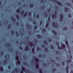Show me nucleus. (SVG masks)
Listing matches in <instances>:
<instances>
[{"label":"nucleus","instance_id":"1","mask_svg":"<svg viewBox=\"0 0 73 73\" xmlns=\"http://www.w3.org/2000/svg\"><path fill=\"white\" fill-rule=\"evenodd\" d=\"M26 25L27 26V29H29V31L28 32L29 35L27 37H25L24 38L23 40V41L20 44V46H21V45H23V44H26L27 45H29L31 46H34L33 48L32 49V51L33 54H35V53H36L35 50V46L37 45V43L38 42V40L37 39H35V41H34V43H32L31 41H28L29 39L31 37H33L32 35L33 34L32 32V26L29 24H27Z\"/></svg>","mask_w":73,"mask_h":73},{"label":"nucleus","instance_id":"2","mask_svg":"<svg viewBox=\"0 0 73 73\" xmlns=\"http://www.w3.org/2000/svg\"><path fill=\"white\" fill-rule=\"evenodd\" d=\"M38 57L40 58H41V60L40 61L35 56L33 57V60H31V66H33L35 65H35L36 66V69L38 70L39 68V62L40 63V62H41V63H44V60H43V59L46 57V55H42V54H39L38 55Z\"/></svg>","mask_w":73,"mask_h":73},{"label":"nucleus","instance_id":"3","mask_svg":"<svg viewBox=\"0 0 73 73\" xmlns=\"http://www.w3.org/2000/svg\"><path fill=\"white\" fill-rule=\"evenodd\" d=\"M55 11L54 12V14H52V18L53 19H56L57 18V11L59 10V8L58 7H57V5H56L55 6Z\"/></svg>","mask_w":73,"mask_h":73},{"label":"nucleus","instance_id":"4","mask_svg":"<svg viewBox=\"0 0 73 73\" xmlns=\"http://www.w3.org/2000/svg\"><path fill=\"white\" fill-rule=\"evenodd\" d=\"M14 56L15 57H16L15 59L17 61H18L19 58H20V60L21 59V54L20 52L19 53L18 51L16 52L15 55H14Z\"/></svg>","mask_w":73,"mask_h":73},{"label":"nucleus","instance_id":"5","mask_svg":"<svg viewBox=\"0 0 73 73\" xmlns=\"http://www.w3.org/2000/svg\"><path fill=\"white\" fill-rule=\"evenodd\" d=\"M47 11L49 13V17H48V19L47 21L46 27V28H48V24H49V23H50V8H49L48 10Z\"/></svg>","mask_w":73,"mask_h":73},{"label":"nucleus","instance_id":"6","mask_svg":"<svg viewBox=\"0 0 73 73\" xmlns=\"http://www.w3.org/2000/svg\"><path fill=\"white\" fill-rule=\"evenodd\" d=\"M11 19L13 21V25H15V24H16V25L17 26H19V23L17 22H16V18H15V17H12Z\"/></svg>","mask_w":73,"mask_h":73},{"label":"nucleus","instance_id":"7","mask_svg":"<svg viewBox=\"0 0 73 73\" xmlns=\"http://www.w3.org/2000/svg\"><path fill=\"white\" fill-rule=\"evenodd\" d=\"M52 31L54 35V36L53 37L54 38H55V39H57V40H59V39H60V36H58L57 35V33H56V31L54 30H52Z\"/></svg>","mask_w":73,"mask_h":73},{"label":"nucleus","instance_id":"8","mask_svg":"<svg viewBox=\"0 0 73 73\" xmlns=\"http://www.w3.org/2000/svg\"><path fill=\"white\" fill-rule=\"evenodd\" d=\"M19 33H20V35L21 36H23L25 34L24 29L21 28L19 31Z\"/></svg>","mask_w":73,"mask_h":73},{"label":"nucleus","instance_id":"9","mask_svg":"<svg viewBox=\"0 0 73 73\" xmlns=\"http://www.w3.org/2000/svg\"><path fill=\"white\" fill-rule=\"evenodd\" d=\"M50 1H52L53 3H56L58 5H60V6H62V3H60V2H58V1H57L56 0H49Z\"/></svg>","mask_w":73,"mask_h":73},{"label":"nucleus","instance_id":"10","mask_svg":"<svg viewBox=\"0 0 73 73\" xmlns=\"http://www.w3.org/2000/svg\"><path fill=\"white\" fill-rule=\"evenodd\" d=\"M57 62V61H56L55 60H53V59H52V60H50V64H52V65H51L52 67V66H53V67H54V64H54L55 65H56V62Z\"/></svg>","mask_w":73,"mask_h":73},{"label":"nucleus","instance_id":"11","mask_svg":"<svg viewBox=\"0 0 73 73\" xmlns=\"http://www.w3.org/2000/svg\"><path fill=\"white\" fill-rule=\"evenodd\" d=\"M20 70L19 69H16L14 70L12 72V73H19Z\"/></svg>","mask_w":73,"mask_h":73},{"label":"nucleus","instance_id":"12","mask_svg":"<svg viewBox=\"0 0 73 73\" xmlns=\"http://www.w3.org/2000/svg\"><path fill=\"white\" fill-rule=\"evenodd\" d=\"M22 70H23V71H24V72H25V73H32V72H31V71H27L26 70V69H25V68H24V67H23L22 68Z\"/></svg>","mask_w":73,"mask_h":73},{"label":"nucleus","instance_id":"13","mask_svg":"<svg viewBox=\"0 0 73 73\" xmlns=\"http://www.w3.org/2000/svg\"><path fill=\"white\" fill-rule=\"evenodd\" d=\"M52 25L56 28H58V24H57V23L55 22H54L52 23Z\"/></svg>","mask_w":73,"mask_h":73},{"label":"nucleus","instance_id":"14","mask_svg":"<svg viewBox=\"0 0 73 73\" xmlns=\"http://www.w3.org/2000/svg\"><path fill=\"white\" fill-rule=\"evenodd\" d=\"M5 46L7 48H10V47H11L12 45L11 43H8L5 44Z\"/></svg>","mask_w":73,"mask_h":73},{"label":"nucleus","instance_id":"15","mask_svg":"<svg viewBox=\"0 0 73 73\" xmlns=\"http://www.w3.org/2000/svg\"><path fill=\"white\" fill-rule=\"evenodd\" d=\"M60 20L61 21H62L64 20V16L62 14H61L60 15Z\"/></svg>","mask_w":73,"mask_h":73},{"label":"nucleus","instance_id":"16","mask_svg":"<svg viewBox=\"0 0 73 73\" xmlns=\"http://www.w3.org/2000/svg\"><path fill=\"white\" fill-rule=\"evenodd\" d=\"M23 65H24L27 66L28 67H29L30 65H29V64H27V63L26 61L23 62Z\"/></svg>","mask_w":73,"mask_h":73},{"label":"nucleus","instance_id":"17","mask_svg":"<svg viewBox=\"0 0 73 73\" xmlns=\"http://www.w3.org/2000/svg\"><path fill=\"white\" fill-rule=\"evenodd\" d=\"M5 58L6 60H8L10 58V56L9 55H6L5 57Z\"/></svg>","mask_w":73,"mask_h":73},{"label":"nucleus","instance_id":"18","mask_svg":"<svg viewBox=\"0 0 73 73\" xmlns=\"http://www.w3.org/2000/svg\"><path fill=\"white\" fill-rule=\"evenodd\" d=\"M56 45H57L58 46V49H62V47L59 46V45H60V44H59V42H58L57 41H56Z\"/></svg>","mask_w":73,"mask_h":73},{"label":"nucleus","instance_id":"19","mask_svg":"<svg viewBox=\"0 0 73 73\" xmlns=\"http://www.w3.org/2000/svg\"><path fill=\"white\" fill-rule=\"evenodd\" d=\"M29 21H31V22L33 23V24H35V25H36V21H34L33 20H32V18H29Z\"/></svg>","mask_w":73,"mask_h":73},{"label":"nucleus","instance_id":"20","mask_svg":"<svg viewBox=\"0 0 73 73\" xmlns=\"http://www.w3.org/2000/svg\"><path fill=\"white\" fill-rule=\"evenodd\" d=\"M64 11L65 12H67L69 11V8L67 7H65L64 8Z\"/></svg>","mask_w":73,"mask_h":73},{"label":"nucleus","instance_id":"21","mask_svg":"<svg viewBox=\"0 0 73 73\" xmlns=\"http://www.w3.org/2000/svg\"><path fill=\"white\" fill-rule=\"evenodd\" d=\"M65 43L67 46V48H68V49H69V52H70V48L69 47V45H68V41L66 40L65 42Z\"/></svg>","mask_w":73,"mask_h":73},{"label":"nucleus","instance_id":"22","mask_svg":"<svg viewBox=\"0 0 73 73\" xmlns=\"http://www.w3.org/2000/svg\"><path fill=\"white\" fill-rule=\"evenodd\" d=\"M40 2L42 4H46V3L47 2V1L46 0H41Z\"/></svg>","mask_w":73,"mask_h":73},{"label":"nucleus","instance_id":"23","mask_svg":"<svg viewBox=\"0 0 73 73\" xmlns=\"http://www.w3.org/2000/svg\"><path fill=\"white\" fill-rule=\"evenodd\" d=\"M44 15L45 17H48V13H47V11H45L44 13Z\"/></svg>","mask_w":73,"mask_h":73},{"label":"nucleus","instance_id":"24","mask_svg":"<svg viewBox=\"0 0 73 73\" xmlns=\"http://www.w3.org/2000/svg\"><path fill=\"white\" fill-rule=\"evenodd\" d=\"M7 64V62L6 60H4L3 62L2 65L3 66Z\"/></svg>","mask_w":73,"mask_h":73},{"label":"nucleus","instance_id":"25","mask_svg":"<svg viewBox=\"0 0 73 73\" xmlns=\"http://www.w3.org/2000/svg\"><path fill=\"white\" fill-rule=\"evenodd\" d=\"M36 37L38 38H39V39H41V38H42V35H37Z\"/></svg>","mask_w":73,"mask_h":73},{"label":"nucleus","instance_id":"26","mask_svg":"<svg viewBox=\"0 0 73 73\" xmlns=\"http://www.w3.org/2000/svg\"><path fill=\"white\" fill-rule=\"evenodd\" d=\"M20 9L21 10H22V9L21 8H19L17 9V13H18L20 15V12H21V11H20Z\"/></svg>","mask_w":73,"mask_h":73},{"label":"nucleus","instance_id":"27","mask_svg":"<svg viewBox=\"0 0 73 73\" xmlns=\"http://www.w3.org/2000/svg\"><path fill=\"white\" fill-rule=\"evenodd\" d=\"M49 65V63H48V65L46 64L43 63V66H45V67H47Z\"/></svg>","mask_w":73,"mask_h":73},{"label":"nucleus","instance_id":"28","mask_svg":"<svg viewBox=\"0 0 73 73\" xmlns=\"http://www.w3.org/2000/svg\"><path fill=\"white\" fill-rule=\"evenodd\" d=\"M20 63H21V62H20V61H16V64H17V65L20 66Z\"/></svg>","mask_w":73,"mask_h":73},{"label":"nucleus","instance_id":"29","mask_svg":"<svg viewBox=\"0 0 73 73\" xmlns=\"http://www.w3.org/2000/svg\"><path fill=\"white\" fill-rule=\"evenodd\" d=\"M40 9L41 10H43V9H45V6H41L40 8Z\"/></svg>","mask_w":73,"mask_h":73},{"label":"nucleus","instance_id":"30","mask_svg":"<svg viewBox=\"0 0 73 73\" xmlns=\"http://www.w3.org/2000/svg\"><path fill=\"white\" fill-rule=\"evenodd\" d=\"M1 71H4V70H3V67L1 66H0V72Z\"/></svg>","mask_w":73,"mask_h":73},{"label":"nucleus","instance_id":"31","mask_svg":"<svg viewBox=\"0 0 73 73\" xmlns=\"http://www.w3.org/2000/svg\"><path fill=\"white\" fill-rule=\"evenodd\" d=\"M9 51L11 52H13L14 51V49L13 48H10L9 49Z\"/></svg>","mask_w":73,"mask_h":73},{"label":"nucleus","instance_id":"32","mask_svg":"<svg viewBox=\"0 0 73 73\" xmlns=\"http://www.w3.org/2000/svg\"><path fill=\"white\" fill-rule=\"evenodd\" d=\"M8 24V21H5V22L3 23V25H7Z\"/></svg>","mask_w":73,"mask_h":73},{"label":"nucleus","instance_id":"33","mask_svg":"<svg viewBox=\"0 0 73 73\" xmlns=\"http://www.w3.org/2000/svg\"><path fill=\"white\" fill-rule=\"evenodd\" d=\"M62 29H63V31H67V30H68V28L65 27L64 28H62Z\"/></svg>","mask_w":73,"mask_h":73},{"label":"nucleus","instance_id":"34","mask_svg":"<svg viewBox=\"0 0 73 73\" xmlns=\"http://www.w3.org/2000/svg\"><path fill=\"white\" fill-rule=\"evenodd\" d=\"M44 43L45 45H48V42L45 40L44 41Z\"/></svg>","mask_w":73,"mask_h":73},{"label":"nucleus","instance_id":"35","mask_svg":"<svg viewBox=\"0 0 73 73\" xmlns=\"http://www.w3.org/2000/svg\"><path fill=\"white\" fill-rule=\"evenodd\" d=\"M66 5L68 6H70L71 5V4L69 2H68L66 3Z\"/></svg>","mask_w":73,"mask_h":73},{"label":"nucleus","instance_id":"36","mask_svg":"<svg viewBox=\"0 0 73 73\" xmlns=\"http://www.w3.org/2000/svg\"><path fill=\"white\" fill-rule=\"evenodd\" d=\"M44 51L45 52H48V48L46 47L44 49Z\"/></svg>","mask_w":73,"mask_h":73},{"label":"nucleus","instance_id":"37","mask_svg":"<svg viewBox=\"0 0 73 73\" xmlns=\"http://www.w3.org/2000/svg\"><path fill=\"white\" fill-rule=\"evenodd\" d=\"M62 46V47L63 48H65V45L64 44H62L61 45Z\"/></svg>","mask_w":73,"mask_h":73},{"label":"nucleus","instance_id":"38","mask_svg":"<svg viewBox=\"0 0 73 73\" xmlns=\"http://www.w3.org/2000/svg\"><path fill=\"white\" fill-rule=\"evenodd\" d=\"M36 50H38V51H40L41 50V48H39L38 47H37L36 48Z\"/></svg>","mask_w":73,"mask_h":73},{"label":"nucleus","instance_id":"39","mask_svg":"<svg viewBox=\"0 0 73 73\" xmlns=\"http://www.w3.org/2000/svg\"><path fill=\"white\" fill-rule=\"evenodd\" d=\"M61 64H62V65H65L66 64V62H61Z\"/></svg>","mask_w":73,"mask_h":73},{"label":"nucleus","instance_id":"40","mask_svg":"<svg viewBox=\"0 0 73 73\" xmlns=\"http://www.w3.org/2000/svg\"><path fill=\"white\" fill-rule=\"evenodd\" d=\"M3 54H4L3 52L1 51V53L0 52V56H3Z\"/></svg>","mask_w":73,"mask_h":73},{"label":"nucleus","instance_id":"41","mask_svg":"<svg viewBox=\"0 0 73 73\" xmlns=\"http://www.w3.org/2000/svg\"><path fill=\"white\" fill-rule=\"evenodd\" d=\"M56 60H57L58 61H60V58L58 57L57 56L56 57Z\"/></svg>","mask_w":73,"mask_h":73},{"label":"nucleus","instance_id":"42","mask_svg":"<svg viewBox=\"0 0 73 73\" xmlns=\"http://www.w3.org/2000/svg\"><path fill=\"white\" fill-rule=\"evenodd\" d=\"M56 68H54L53 70H52V73H54V72H56Z\"/></svg>","mask_w":73,"mask_h":73},{"label":"nucleus","instance_id":"43","mask_svg":"<svg viewBox=\"0 0 73 73\" xmlns=\"http://www.w3.org/2000/svg\"><path fill=\"white\" fill-rule=\"evenodd\" d=\"M52 40L51 38H48V41L49 42H52Z\"/></svg>","mask_w":73,"mask_h":73},{"label":"nucleus","instance_id":"44","mask_svg":"<svg viewBox=\"0 0 73 73\" xmlns=\"http://www.w3.org/2000/svg\"><path fill=\"white\" fill-rule=\"evenodd\" d=\"M15 33H16V35H17V37H18L19 36V34H18V33H17V31H15Z\"/></svg>","mask_w":73,"mask_h":73},{"label":"nucleus","instance_id":"45","mask_svg":"<svg viewBox=\"0 0 73 73\" xmlns=\"http://www.w3.org/2000/svg\"><path fill=\"white\" fill-rule=\"evenodd\" d=\"M11 32V34H12V35H14V31L13 30H12L10 31Z\"/></svg>","mask_w":73,"mask_h":73},{"label":"nucleus","instance_id":"46","mask_svg":"<svg viewBox=\"0 0 73 73\" xmlns=\"http://www.w3.org/2000/svg\"><path fill=\"white\" fill-rule=\"evenodd\" d=\"M71 60L70 59L69 60H66V62H70L71 61Z\"/></svg>","mask_w":73,"mask_h":73},{"label":"nucleus","instance_id":"47","mask_svg":"<svg viewBox=\"0 0 73 73\" xmlns=\"http://www.w3.org/2000/svg\"><path fill=\"white\" fill-rule=\"evenodd\" d=\"M11 24H9L8 25V29H10V28H11Z\"/></svg>","mask_w":73,"mask_h":73},{"label":"nucleus","instance_id":"48","mask_svg":"<svg viewBox=\"0 0 73 73\" xmlns=\"http://www.w3.org/2000/svg\"><path fill=\"white\" fill-rule=\"evenodd\" d=\"M16 17L17 19H19V14H18L17 15H16V16L15 17Z\"/></svg>","mask_w":73,"mask_h":73},{"label":"nucleus","instance_id":"49","mask_svg":"<svg viewBox=\"0 0 73 73\" xmlns=\"http://www.w3.org/2000/svg\"><path fill=\"white\" fill-rule=\"evenodd\" d=\"M68 68L67 67L66 69V72L67 73H69V70H68Z\"/></svg>","mask_w":73,"mask_h":73},{"label":"nucleus","instance_id":"50","mask_svg":"<svg viewBox=\"0 0 73 73\" xmlns=\"http://www.w3.org/2000/svg\"><path fill=\"white\" fill-rule=\"evenodd\" d=\"M50 47L51 49H54V46H53V45H51L50 46Z\"/></svg>","mask_w":73,"mask_h":73},{"label":"nucleus","instance_id":"51","mask_svg":"<svg viewBox=\"0 0 73 73\" xmlns=\"http://www.w3.org/2000/svg\"><path fill=\"white\" fill-rule=\"evenodd\" d=\"M30 8H32V7H33V4H31L30 5Z\"/></svg>","mask_w":73,"mask_h":73},{"label":"nucleus","instance_id":"52","mask_svg":"<svg viewBox=\"0 0 73 73\" xmlns=\"http://www.w3.org/2000/svg\"><path fill=\"white\" fill-rule=\"evenodd\" d=\"M41 46L42 48H45V47H46L45 46L44 44H42L41 45Z\"/></svg>","mask_w":73,"mask_h":73},{"label":"nucleus","instance_id":"53","mask_svg":"<svg viewBox=\"0 0 73 73\" xmlns=\"http://www.w3.org/2000/svg\"><path fill=\"white\" fill-rule=\"evenodd\" d=\"M68 16L69 18H71L72 15H71L70 14H69Z\"/></svg>","mask_w":73,"mask_h":73},{"label":"nucleus","instance_id":"54","mask_svg":"<svg viewBox=\"0 0 73 73\" xmlns=\"http://www.w3.org/2000/svg\"><path fill=\"white\" fill-rule=\"evenodd\" d=\"M56 53L58 55H59L60 53H59V52H58V51L56 50Z\"/></svg>","mask_w":73,"mask_h":73},{"label":"nucleus","instance_id":"55","mask_svg":"<svg viewBox=\"0 0 73 73\" xmlns=\"http://www.w3.org/2000/svg\"><path fill=\"white\" fill-rule=\"evenodd\" d=\"M42 32L43 33L44 32H45V29H44L42 30Z\"/></svg>","mask_w":73,"mask_h":73},{"label":"nucleus","instance_id":"56","mask_svg":"<svg viewBox=\"0 0 73 73\" xmlns=\"http://www.w3.org/2000/svg\"><path fill=\"white\" fill-rule=\"evenodd\" d=\"M29 49V48H28V47H27L25 48V50H28Z\"/></svg>","mask_w":73,"mask_h":73},{"label":"nucleus","instance_id":"57","mask_svg":"<svg viewBox=\"0 0 73 73\" xmlns=\"http://www.w3.org/2000/svg\"><path fill=\"white\" fill-rule=\"evenodd\" d=\"M24 11H23L21 12V14H22V16H23V15H24Z\"/></svg>","mask_w":73,"mask_h":73},{"label":"nucleus","instance_id":"58","mask_svg":"<svg viewBox=\"0 0 73 73\" xmlns=\"http://www.w3.org/2000/svg\"><path fill=\"white\" fill-rule=\"evenodd\" d=\"M37 26H34V29H35V30H36V29H37Z\"/></svg>","mask_w":73,"mask_h":73},{"label":"nucleus","instance_id":"59","mask_svg":"<svg viewBox=\"0 0 73 73\" xmlns=\"http://www.w3.org/2000/svg\"><path fill=\"white\" fill-rule=\"evenodd\" d=\"M31 15H32V13H29L28 14V15L29 16H31Z\"/></svg>","mask_w":73,"mask_h":73},{"label":"nucleus","instance_id":"60","mask_svg":"<svg viewBox=\"0 0 73 73\" xmlns=\"http://www.w3.org/2000/svg\"><path fill=\"white\" fill-rule=\"evenodd\" d=\"M57 66L59 67L60 66V64H57L56 65Z\"/></svg>","mask_w":73,"mask_h":73},{"label":"nucleus","instance_id":"61","mask_svg":"<svg viewBox=\"0 0 73 73\" xmlns=\"http://www.w3.org/2000/svg\"><path fill=\"white\" fill-rule=\"evenodd\" d=\"M19 41L18 40H17L16 44H19Z\"/></svg>","mask_w":73,"mask_h":73},{"label":"nucleus","instance_id":"62","mask_svg":"<svg viewBox=\"0 0 73 73\" xmlns=\"http://www.w3.org/2000/svg\"><path fill=\"white\" fill-rule=\"evenodd\" d=\"M39 72H40V73H42V70H41V69H39Z\"/></svg>","mask_w":73,"mask_h":73},{"label":"nucleus","instance_id":"63","mask_svg":"<svg viewBox=\"0 0 73 73\" xmlns=\"http://www.w3.org/2000/svg\"><path fill=\"white\" fill-rule=\"evenodd\" d=\"M36 13H34V17H36Z\"/></svg>","mask_w":73,"mask_h":73},{"label":"nucleus","instance_id":"64","mask_svg":"<svg viewBox=\"0 0 73 73\" xmlns=\"http://www.w3.org/2000/svg\"><path fill=\"white\" fill-rule=\"evenodd\" d=\"M70 73H73V70H70Z\"/></svg>","mask_w":73,"mask_h":73}]
</instances>
